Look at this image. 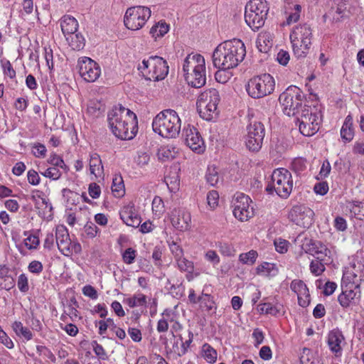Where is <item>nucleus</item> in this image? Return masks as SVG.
Returning <instances> with one entry per match:
<instances>
[{
	"instance_id": "obj_46",
	"label": "nucleus",
	"mask_w": 364,
	"mask_h": 364,
	"mask_svg": "<svg viewBox=\"0 0 364 364\" xmlns=\"http://www.w3.org/2000/svg\"><path fill=\"white\" fill-rule=\"evenodd\" d=\"M177 264L178 268L183 272H192L194 269V265L193 262L191 261L188 260L185 257H181V258L178 259Z\"/></svg>"
},
{
	"instance_id": "obj_23",
	"label": "nucleus",
	"mask_w": 364,
	"mask_h": 364,
	"mask_svg": "<svg viewBox=\"0 0 364 364\" xmlns=\"http://www.w3.org/2000/svg\"><path fill=\"white\" fill-rule=\"evenodd\" d=\"M348 0H333V5L328 14L333 15L334 21H339L341 18L348 16Z\"/></svg>"
},
{
	"instance_id": "obj_39",
	"label": "nucleus",
	"mask_w": 364,
	"mask_h": 364,
	"mask_svg": "<svg viewBox=\"0 0 364 364\" xmlns=\"http://www.w3.org/2000/svg\"><path fill=\"white\" fill-rule=\"evenodd\" d=\"M48 163L50 164L53 167L63 168L65 172L69 170L68 166L65 164L63 159L55 153L50 155Z\"/></svg>"
},
{
	"instance_id": "obj_16",
	"label": "nucleus",
	"mask_w": 364,
	"mask_h": 364,
	"mask_svg": "<svg viewBox=\"0 0 364 364\" xmlns=\"http://www.w3.org/2000/svg\"><path fill=\"white\" fill-rule=\"evenodd\" d=\"M364 264L358 262L350 264L343 271L341 284L360 289V282L363 276Z\"/></svg>"
},
{
	"instance_id": "obj_19",
	"label": "nucleus",
	"mask_w": 364,
	"mask_h": 364,
	"mask_svg": "<svg viewBox=\"0 0 364 364\" xmlns=\"http://www.w3.org/2000/svg\"><path fill=\"white\" fill-rule=\"evenodd\" d=\"M55 240L59 251L65 256L70 255L71 240L68 229L63 225H58L55 230Z\"/></svg>"
},
{
	"instance_id": "obj_2",
	"label": "nucleus",
	"mask_w": 364,
	"mask_h": 364,
	"mask_svg": "<svg viewBox=\"0 0 364 364\" xmlns=\"http://www.w3.org/2000/svg\"><path fill=\"white\" fill-rule=\"evenodd\" d=\"M246 55L243 42L237 38L226 41L219 44L212 55L213 65L215 68L225 71L236 68Z\"/></svg>"
},
{
	"instance_id": "obj_5",
	"label": "nucleus",
	"mask_w": 364,
	"mask_h": 364,
	"mask_svg": "<svg viewBox=\"0 0 364 364\" xmlns=\"http://www.w3.org/2000/svg\"><path fill=\"white\" fill-rule=\"evenodd\" d=\"M138 70L147 80L159 81L164 80L168 73L167 62L158 55L144 59L139 65Z\"/></svg>"
},
{
	"instance_id": "obj_24",
	"label": "nucleus",
	"mask_w": 364,
	"mask_h": 364,
	"mask_svg": "<svg viewBox=\"0 0 364 364\" xmlns=\"http://www.w3.org/2000/svg\"><path fill=\"white\" fill-rule=\"evenodd\" d=\"M203 65H205V59L201 55H188L185 58L183 65V70L184 73L185 78L186 77V75H189L196 68H198V67Z\"/></svg>"
},
{
	"instance_id": "obj_52",
	"label": "nucleus",
	"mask_w": 364,
	"mask_h": 364,
	"mask_svg": "<svg viewBox=\"0 0 364 364\" xmlns=\"http://www.w3.org/2000/svg\"><path fill=\"white\" fill-rule=\"evenodd\" d=\"M46 151L47 149L43 144L36 143L32 146V152L36 157L44 158L46 156Z\"/></svg>"
},
{
	"instance_id": "obj_61",
	"label": "nucleus",
	"mask_w": 364,
	"mask_h": 364,
	"mask_svg": "<svg viewBox=\"0 0 364 364\" xmlns=\"http://www.w3.org/2000/svg\"><path fill=\"white\" fill-rule=\"evenodd\" d=\"M169 247L176 260L183 256V250L178 243L172 242V243L169 245Z\"/></svg>"
},
{
	"instance_id": "obj_35",
	"label": "nucleus",
	"mask_w": 364,
	"mask_h": 364,
	"mask_svg": "<svg viewBox=\"0 0 364 364\" xmlns=\"http://www.w3.org/2000/svg\"><path fill=\"white\" fill-rule=\"evenodd\" d=\"M331 251L325 246L320 245V250L314 256L316 257V261L328 264L331 262Z\"/></svg>"
},
{
	"instance_id": "obj_17",
	"label": "nucleus",
	"mask_w": 364,
	"mask_h": 364,
	"mask_svg": "<svg viewBox=\"0 0 364 364\" xmlns=\"http://www.w3.org/2000/svg\"><path fill=\"white\" fill-rule=\"evenodd\" d=\"M314 211L304 205H295L289 213L292 222L299 226L309 228L314 223Z\"/></svg>"
},
{
	"instance_id": "obj_21",
	"label": "nucleus",
	"mask_w": 364,
	"mask_h": 364,
	"mask_svg": "<svg viewBox=\"0 0 364 364\" xmlns=\"http://www.w3.org/2000/svg\"><path fill=\"white\" fill-rule=\"evenodd\" d=\"M186 81L193 87L200 88L206 82L205 65L198 67L195 70L186 75Z\"/></svg>"
},
{
	"instance_id": "obj_34",
	"label": "nucleus",
	"mask_w": 364,
	"mask_h": 364,
	"mask_svg": "<svg viewBox=\"0 0 364 364\" xmlns=\"http://www.w3.org/2000/svg\"><path fill=\"white\" fill-rule=\"evenodd\" d=\"M168 31L169 25L165 21H161L151 28L150 34L156 39L157 38L163 37Z\"/></svg>"
},
{
	"instance_id": "obj_26",
	"label": "nucleus",
	"mask_w": 364,
	"mask_h": 364,
	"mask_svg": "<svg viewBox=\"0 0 364 364\" xmlns=\"http://www.w3.org/2000/svg\"><path fill=\"white\" fill-rule=\"evenodd\" d=\"M0 285L6 290H10L15 286V280L10 274V269L5 264H0Z\"/></svg>"
},
{
	"instance_id": "obj_15",
	"label": "nucleus",
	"mask_w": 364,
	"mask_h": 364,
	"mask_svg": "<svg viewBox=\"0 0 364 364\" xmlns=\"http://www.w3.org/2000/svg\"><path fill=\"white\" fill-rule=\"evenodd\" d=\"M77 68L80 76L88 82L97 80L101 73L99 65L88 57L79 58Z\"/></svg>"
},
{
	"instance_id": "obj_30",
	"label": "nucleus",
	"mask_w": 364,
	"mask_h": 364,
	"mask_svg": "<svg viewBox=\"0 0 364 364\" xmlns=\"http://www.w3.org/2000/svg\"><path fill=\"white\" fill-rule=\"evenodd\" d=\"M354 136L353 128V117L348 114L344 121V123L341 129V136L345 142H350Z\"/></svg>"
},
{
	"instance_id": "obj_36",
	"label": "nucleus",
	"mask_w": 364,
	"mask_h": 364,
	"mask_svg": "<svg viewBox=\"0 0 364 364\" xmlns=\"http://www.w3.org/2000/svg\"><path fill=\"white\" fill-rule=\"evenodd\" d=\"M203 357L209 363H214L217 360V352L209 344L205 343L202 347Z\"/></svg>"
},
{
	"instance_id": "obj_48",
	"label": "nucleus",
	"mask_w": 364,
	"mask_h": 364,
	"mask_svg": "<svg viewBox=\"0 0 364 364\" xmlns=\"http://www.w3.org/2000/svg\"><path fill=\"white\" fill-rule=\"evenodd\" d=\"M219 252L225 257H231L235 255V249L232 245L227 242H218Z\"/></svg>"
},
{
	"instance_id": "obj_57",
	"label": "nucleus",
	"mask_w": 364,
	"mask_h": 364,
	"mask_svg": "<svg viewBox=\"0 0 364 364\" xmlns=\"http://www.w3.org/2000/svg\"><path fill=\"white\" fill-rule=\"evenodd\" d=\"M39 239L38 237L30 235L26 240H25V246L28 250H33L36 249L37 247L39 245Z\"/></svg>"
},
{
	"instance_id": "obj_9",
	"label": "nucleus",
	"mask_w": 364,
	"mask_h": 364,
	"mask_svg": "<svg viewBox=\"0 0 364 364\" xmlns=\"http://www.w3.org/2000/svg\"><path fill=\"white\" fill-rule=\"evenodd\" d=\"M304 94L300 88L291 85L279 97L284 113L287 116L296 117L304 109L302 102Z\"/></svg>"
},
{
	"instance_id": "obj_7",
	"label": "nucleus",
	"mask_w": 364,
	"mask_h": 364,
	"mask_svg": "<svg viewBox=\"0 0 364 364\" xmlns=\"http://www.w3.org/2000/svg\"><path fill=\"white\" fill-rule=\"evenodd\" d=\"M220 100L219 92L216 89H209L202 92L196 102L200 117L206 121L215 119L218 115V105Z\"/></svg>"
},
{
	"instance_id": "obj_11",
	"label": "nucleus",
	"mask_w": 364,
	"mask_h": 364,
	"mask_svg": "<svg viewBox=\"0 0 364 364\" xmlns=\"http://www.w3.org/2000/svg\"><path fill=\"white\" fill-rule=\"evenodd\" d=\"M274 86L273 77L264 73L251 78L246 85V90L252 98L259 99L272 93Z\"/></svg>"
},
{
	"instance_id": "obj_51",
	"label": "nucleus",
	"mask_w": 364,
	"mask_h": 364,
	"mask_svg": "<svg viewBox=\"0 0 364 364\" xmlns=\"http://www.w3.org/2000/svg\"><path fill=\"white\" fill-rule=\"evenodd\" d=\"M291 168L294 172L301 173L306 168V161L301 158L295 159L291 163Z\"/></svg>"
},
{
	"instance_id": "obj_43",
	"label": "nucleus",
	"mask_w": 364,
	"mask_h": 364,
	"mask_svg": "<svg viewBox=\"0 0 364 364\" xmlns=\"http://www.w3.org/2000/svg\"><path fill=\"white\" fill-rule=\"evenodd\" d=\"M199 302L200 306L205 308L208 311H210L214 308L215 303L210 294L202 292L201 296H199Z\"/></svg>"
},
{
	"instance_id": "obj_45",
	"label": "nucleus",
	"mask_w": 364,
	"mask_h": 364,
	"mask_svg": "<svg viewBox=\"0 0 364 364\" xmlns=\"http://www.w3.org/2000/svg\"><path fill=\"white\" fill-rule=\"evenodd\" d=\"M205 178L207 182L212 186H215L219 182V176L215 168L208 167Z\"/></svg>"
},
{
	"instance_id": "obj_40",
	"label": "nucleus",
	"mask_w": 364,
	"mask_h": 364,
	"mask_svg": "<svg viewBox=\"0 0 364 364\" xmlns=\"http://www.w3.org/2000/svg\"><path fill=\"white\" fill-rule=\"evenodd\" d=\"M124 186L121 177L113 178L112 191L116 197H121L124 193Z\"/></svg>"
},
{
	"instance_id": "obj_58",
	"label": "nucleus",
	"mask_w": 364,
	"mask_h": 364,
	"mask_svg": "<svg viewBox=\"0 0 364 364\" xmlns=\"http://www.w3.org/2000/svg\"><path fill=\"white\" fill-rule=\"evenodd\" d=\"M83 230L85 235L90 238L95 237L97 232V227L93 223H87Z\"/></svg>"
},
{
	"instance_id": "obj_63",
	"label": "nucleus",
	"mask_w": 364,
	"mask_h": 364,
	"mask_svg": "<svg viewBox=\"0 0 364 364\" xmlns=\"http://www.w3.org/2000/svg\"><path fill=\"white\" fill-rule=\"evenodd\" d=\"M82 293L85 296L90 297L92 299H97L98 294L97 290L91 285H85L82 289Z\"/></svg>"
},
{
	"instance_id": "obj_13",
	"label": "nucleus",
	"mask_w": 364,
	"mask_h": 364,
	"mask_svg": "<svg viewBox=\"0 0 364 364\" xmlns=\"http://www.w3.org/2000/svg\"><path fill=\"white\" fill-rule=\"evenodd\" d=\"M245 145L249 151L258 152L262 147L266 134L264 125L258 121L251 122L247 127Z\"/></svg>"
},
{
	"instance_id": "obj_6",
	"label": "nucleus",
	"mask_w": 364,
	"mask_h": 364,
	"mask_svg": "<svg viewBox=\"0 0 364 364\" xmlns=\"http://www.w3.org/2000/svg\"><path fill=\"white\" fill-rule=\"evenodd\" d=\"M295 119L301 134L306 136H311L318 131L321 115L315 107H311L304 105V109L295 117Z\"/></svg>"
},
{
	"instance_id": "obj_29",
	"label": "nucleus",
	"mask_w": 364,
	"mask_h": 364,
	"mask_svg": "<svg viewBox=\"0 0 364 364\" xmlns=\"http://www.w3.org/2000/svg\"><path fill=\"white\" fill-rule=\"evenodd\" d=\"M89 166L90 173L94 175L95 178L101 177L103 175L104 168L102 160L97 153L90 155Z\"/></svg>"
},
{
	"instance_id": "obj_64",
	"label": "nucleus",
	"mask_w": 364,
	"mask_h": 364,
	"mask_svg": "<svg viewBox=\"0 0 364 364\" xmlns=\"http://www.w3.org/2000/svg\"><path fill=\"white\" fill-rule=\"evenodd\" d=\"M28 181L33 186H37L40 183L38 173L33 169H31L27 173Z\"/></svg>"
},
{
	"instance_id": "obj_18",
	"label": "nucleus",
	"mask_w": 364,
	"mask_h": 364,
	"mask_svg": "<svg viewBox=\"0 0 364 364\" xmlns=\"http://www.w3.org/2000/svg\"><path fill=\"white\" fill-rule=\"evenodd\" d=\"M183 136L186 145L193 151L198 154L204 151V141L196 127L188 124L183 129Z\"/></svg>"
},
{
	"instance_id": "obj_53",
	"label": "nucleus",
	"mask_w": 364,
	"mask_h": 364,
	"mask_svg": "<svg viewBox=\"0 0 364 364\" xmlns=\"http://www.w3.org/2000/svg\"><path fill=\"white\" fill-rule=\"evenodd\" d=\"M219 194L216 191H211L207 195V202L210 208L214 209L218 205Z\"/></svg>"
},
{
	"instance_id": "obj_41",
	"label": "nucleus",
	"mask_w": 364,
	"mask_h": 364,
	"mask_svg": "<svg viewBox=\"0 0 364 364\" xmlns=\"http://www.w3.org/2000/svg\"><path fill=\"white\" fill-rule=\"evenodd\" d=\"M320 243L314 242L311 240H306L302 245V249L305 252L314 256L320 250Z\"/></svg>"
},
{
	"instance_id": "obj_38",
	"label": "nucleus",
	"mask_w": 364,
	"mask_h": 364,
	"mask_svg": "<svg viewBox=\"0 0 364 364\" xmlns=\"http://www.w3.org/2000/svg\"><path fill=\"white\" fill-rule=\"evenodd\" d=\"M126 302L130 308L145 306L146 304V297L142 294H135L133 297L128 298Z\"/></svg>"
},
{
	"instance_id": "obj_3",
	"label": "nucleus",
	"mask_w": 364,
	"mask_h": 364,
	"mask_svg": "<svg viewBox=\"0 0 364 364\" xmlns=\"http://www.w3.org/2000/svg\"><path fill=\"white\" fill-rule=\"evenodd\" d=\"M181 121L177 112L171 109L160 112L153 119L155 133L164 138H176L181 130Z\"/></svg>"
},
{
	"instance_id": "obj_59",
	"label": "nucleus",
	"mask_w": 364,
	"mask_h": 364,
	"mask_svg": "<svg viewBox=\"0 0 364 364\" xmlns=\"http://www.w3.org/2000/svg\"><path fill=\"white\" fill-rule=\"evenodd\" d=\"M164 210V202L159 196H155L152 201V210L155 214H161Z\"/></svg>"
},
{
	"instance_id": "obj_31",
	"label": "nucleus",
	"mask_w": 364,
	"mask_h": 364,
	"mask_svg": "<svg viewBox=\"0 0 364 364\" xmlns=\"http://www.w3.org/2000/svg\"><path fill=\"white\" fill-rule=\"evenodd\" d=\"M343 339V335L340 332H330L328 338V344L332 352L337 353L341 350V343Z\"/></svg>"
},
{
	"instance_id": "obj_44",
	"label": "nucleus",
	"mask_w": 364,
	"mask_h": 364,
	"mask_svg": "<svg viewBox=\"0 0 364 364\" xmlns=\"http://www.w3.org/2000/svg\"><path fill=\"white\" fill-rule=\"evenodd\" d=\"M257 252L255 250H250L247 253L240 254L239 260L243 264H253L257 257Z\"/></svg>"
},
{
	"instance_id": "obj_25",
	"label": "nucleus",
	"mask_w": 364,
	"mask_h": 364,
	"mask_svg": "<svg viewBox=\"0 0 364 364\" xmlns=\"http://www.w3.org/2000/svg\"><path fill=\"white\" fill-rule=\"evenodd\" d=\"M342 292L338 296V300L339 304L343 308H347L354 300L357 293H360L359 289H354V287L347 284H342Z\"/></svg>"
},
{
	"instance_id": "obj_22",
	"label": "nucleus",
	"mask_w": 364,
	"mask_h": 364,
	"mask_svg": "<svg viewBox=\"0 0 364 364\" xmlns=\"http://www.w3.org/2000/svg\"><path fill=\"white\" fill-rule=\"evenodd\" d=\"M120 218L129 226L138 228L141 223V218L135 213L134 205L124 206L120 212Z\"/></svg>"
},
{
	"instance_id": "obj_56",
	"label": "nucleus",
	"mask_w": 364,
	"mask_h": 364,
	"mask_svg": "<svg viewBox=\"0 0 364 364\" xmlns=\"http://www.w3.org/2000/svg\"><path fill=\"white\" fill-rule=\"evenodd\" d=\"M325 264L316 260L312 261L310 264V269L312 274L316 276L320 275L325 270Z\"/></svg>"
},
{
	"instance_id": "obj_14",
	"label": "nucleus",
	"mask_w": 364,
	"mask_h": 364,
	"mask_svg": "<svg viewBox=\"0 0 364 364\" xmlns=\"http://www.w3.org/2000/svg\"><path fill=\"white\" fill-rule=\"evenodd\" d=\"M250 198L242 193H237L232 201L233 215L240 221H247L254 215L253 208L250 207Z\"/></svg>"
},
{
	"instance_id": "obj_54",
	"label": "nucleus",
	"mask_w": 364,
	"mask_h": 364,
	"mask_svg": "<svg viewBox=\"0 0 364 364\" xmlns=\"http://www.w3.org/2000/svg\"><path fill=\"white\" fill-rule=\"evenodd\" d=\"M18 288L20 291L26 293L29 289L28 278L25 274H21L17 281Z\"/></svg>"
},
{
	"instance_id": "obj_8",
	"label": "nucleus",
	"mask_w": 364,
	"mask_h": 364,
	"mask_svg": "<svg viewBox=\"0 0 364 364\" xmlns=\"http://www.w3.org/2000/svg\"><path fill=\"white\" fill-rule=\"evenodd\" d=\"M269 9L266 0H250L245 6V22L252 30H258L264 26Z\"/></svg>"
},
{
	"instance_id": "obj_32",
	"label": "nucleus",
	"mask_w": 364,
	"mask_h": 364,
	"mask_svg": "<svg viewBox=\"0 0 364 364\" xmlns=\"http://www.w3.org/2000/svg\"><path fill=\"white\" fill-rule=\"evenodd\" d=\"M69 37H66V40L69 42V46L73 50H80L82 49L85 45V40L82 35L80 33H74L69 34Z\"/></svg>"
},
{
	"instance_id": "obj_28",
	"label": "nucleus",
	"mask_w": 364,
	"mask_h": 364,
	"mask_svg": "<svg viewBox=\"0 0 364 364\" xmlns=\"http://www.w3.org/2000/svg\"><path fill=\"white\" fill-rule=\"evenodd\" d=\"M60 26L65 36L69 34H74L78 28L77 21L71 16H64L61 18Z\"/></svg>"
},
{
	"instance_id": "obj_20",
	"label": "nucleus",
	"mask_w": 364,
	"mask_h": 364,
	"mask_svg": "<svg viewBox=\"0 0 364 364\" xmlns=\"http://www.w3.org/2000/svg\"><path fill=\"white\" fill-rule=\"evenodd\" d=\"M191 221V213L184 210L174 209L171 215L172 225L180 231L188 230Z\"/></svg>"
},
{
	"instance_id": "obj_4",
	"label": "nucleus",
	"mask_w": 364,
	"mask_h": 364,
	"mask_svg": "<svg viewBox=\"0 0 364 364\" xmlns=\"http://www.w3.org/2000/svg\"><path fill=\"white\" fill-rule=\"evenodd\" d=\"M312 37V30L308 24H299L294 27L290 33V41L296 58L299 59L306 57L311 46Z\"/></svg>"
},
{
	"instance_id": "obj_27",
	"label": "nucleus",
	"mask_w": 364,
	"mask_h": 364,
	"mask_svg": "<svg viewBox=\"0 0 364 364\" xmlns=\"http://www.w3.org/2000/svg\"><path fill=\"white\" fill-rule=\"evenodd\" d=\"M256 44L258 50L262 53H267L273 46L272 35L269 32L263 31L259 33Z\"/></svg>"
},
{
	"instance_id": "obj_1",
	"label": "nucleus",
	"mask_w": 364,
	"mask_h": 364,
	"mask_svg": "<svg viewBox=\"0 0 364 364\" xmlns=\"http://www.w3.org/2000/svg\"><path fill=\"white\" fill-rule=\"evenodd\" d=\"M107 121L114 135L122 140L132 139L138 131L136 115L122 105L108 112Z\"/></svg>"
},
{
	"instance_id": "obj_62",
	"label": "nucleus",
	"mask_w": 364,
	"mask_h": 364,
	"mask_svg": "<svg viewBox=\"0 0 364 364\" xmlns=\"http://www.w3.org/2000/svg\"><path fill=\"white\" fill-rule=\"evenodd\" d=\"M43 267L41 262L33 260L28 266L30 272L38 274L43 271Z\"/></svg>"
},
{
	"instance_id": "obj_47",
	"label": "nucleus",
	"mask_w": 364,
	"mask_h": 364,
	"mask_svg": "<svg viewBox=\"0 0 364 364\" xmlns=\"http://www.w3.org/2000/svg\"><path fill=\"white\" fill-rule=\"evenodd\" d=\"M273 271H277V268L275 267V264L273 263L263 262L257 267V272L258 274L269 275Z\"/></svg>"
},
{
	"instance_id": "obj_37",
	"label": "nucleus",
	"mask_w": 364,
	"mask_h": 364,
	"mask_svg": "<svg viewBox=\"0 0 364 364\" xmlns=\"http://www.w3.org/2000/svg\"><path fill=\"white\" fill-rule=\"evenodd\" d=\"M350 213L358 220H364V203L353 201L350 206Z\"/></svg>"
},
{
	"instance_id": "obj_60",
	"label": "nucleus",
	"mask_w": 364,
	"mask_h": 364,
	"mask_svg": "<svg viewBox=\"0 0 364 364\" xmlns=\"http://www.w3.org/2000/svg\"><path fill=\"white\" fill-rule=\"evenodd\" d=\"M158 156L159 159L162 161H166L173 158V156L168 146L161 147L158 151Z\"/></svg>"
},
{
	"instance_id": "obj_49",
	"label": "nucleus",
	"mask_w": 364,
	"mask_h": 364,
	"mask_svg": "<svg viewBox=\"0 0 364 364\" xmlns=\"http://www.w3.org/2000/svg\"><path fill=\"white\" fill-rule=\"evenodd\" d=\"M136 252L132 247L127 248L122 254L123 262L127 264L134 263Z\"/></svg>"
},
{
	"instance_id": "obj_10",
	"label": "nucleus",
	"mask_w": 364,
	"mask_h": 364,
	"mask_svg": "<svg viewBox=\"0 0 364 364\" xmlns=\"http://www.w3.org/2000/svg\"><path fill=\"white\" fill-rule=\"evenodd\" d=\"M293 180L291 173L286 168L275 169L272 174V184L266 187V191H273L282 198H287L292 191Z\"/></svg>"
},
{
	"instance_id": "obj_55",
	"label": "nucleus",
	"mask_w": 364,
	"mask_h": 364,
	"mask_svg": "<svg viewBox=\"0 0 364 364\" xmlns=\"http://www.w3.org/2000/svg\"><path fill=\"white\" fill-rule=\"evenodd\" d=\"M91 344L95 353L99 357L100 359L106 360L107 358V353L102 346L99 344L96 341H93Z\"/></svg>"
},
{
	"instance_id": "obj_50",
	"label": "nucleus",
	"mask_w": 364,
	"mask_h": 364,
	"mask_svg": "<svg viewBox=\"0 0 364 364\" xmlns=\"http://www.w3.org/2000/svg\"><path fill=\"white\" fill-rule=\"evenodd\" d=\"M42 174L45 177L49 178L52 180H58L62 175L59 168L53 166L48 168L44 173H42Z\"/></svg>"
},
{
	"instance_id": "obj_42",
	"label": "nucleus",
	"mask_w": 364,
	"mask_h": 364,
	"mask_svg": "<svg viewBox=\"0 0 364 364\" xmlns=\"http://www.w3.org/2000/svg\"><path fill=\"white\" fill-rule=\"evenodd\" d=\"M290 288L297 294V296L306 294L307 286L302 280H293L291 283Z\"/></svg>"
},
{
	"instance_id": "obj_12",
	"label": "nucleus",
	"mask_w": 364,
	"mask_h": 364,
	"mask_svg": "<svg viewBox=\"0 0 364 364\" xmlns=\"http://www.w3.org/2000/svg\"><path fill=\"white\" fill-rule=\"evenodd\" d=\"M149 7L135 6L127 9L124 16V26L129 30L137 31L141 28L151 16Z\"/></svg>"
},
{
	"instance_id": "obj_33",
	"label": "nucleus",
	"mask_w": 364,
	"mask_h": 364,
	"mask_svg": "<svg viewBox=\"0 0 364 364\" xmlns=\"http://www.w3.org/2000/svg\"><path fill=\"white\" fill-rule=\"evenodd\" d=\"M12 328L18 336L23 337L26 341H30L33 338V333L31 330L23 326L21 321H14L12 324Z\"/></svg>"
}]
</instances>
